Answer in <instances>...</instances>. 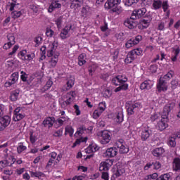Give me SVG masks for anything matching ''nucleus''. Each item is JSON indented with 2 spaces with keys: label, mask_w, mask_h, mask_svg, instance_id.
Listing matches in <instances>:
<instances>
[{
  "label": "nucleus",
  "mask_w": 180,
  "mask_h": 180,
  "mask_svg": "<svg viewBox=\"0 0 180 180\" xmlns=\"http://www.w3.org/2000/svg\"><path fill=\"white\" fill-rule=\"evenodd\" d=\"M49 157L51 158L50 160H52L53 161H54L55 160H56L58 162H59V161H61V156L60 155H57V153L56 152L51 153L49 154Z\"/></svg>",
  "instance_id": "35"
},
{
  "label": "nucleus",
  "mask_w": 180,
  "mask_h": 180,
  "mask_svg": "<svg viewBox=\"0 0 180 180\" xmlns=\"http://www.w3.org/2000/svg\"><path fill=\"white\" fill-rule=\"evenodd\" d=\"M59 103H60L61 108H63V109H65V108H67V106H68V105H70V102L68 100L64 101V100H63V98H60L59 100Z\"/></svg>",
  "instance_id": "51"
},
{
  "label": "nucleus",
  "mask_w": 180,
  "mask_h": 180,
  "mask_svg": "<svg viewBox=\"0 0 180 180\" xmlns=\"http://www.w3.org/2000/svg\"><path fill=\"white\" fill-rule=\"evenodd\" d=\"M86 131V129L84 127H79L77 129V132L75 134V137H81L82 134Z\"/></svg>",
  "instance_id": "36"
},
{
  "label": "nucleus",
  "mask_w": 180,
  "mask_h": 180,
  "mask_svg": "<svg viewBox=\"0 0 180 180\" xmlns=\"http://www.w3.org/2000/svg\"><path fill=\"white\" fill-rule=\"evenodd\" d=\"M30 140L32 144H34L37 141V136L33 132H30Z\"/></svg>",
  "instance_id": "59"
},
{
  "label": "nucleus",
  "mask_w": 180,
  "mask_h": 180,
  "mask_svg": "<svg viewBox=\"0 0 180 180\" xmlns=\"http://www.w3.org/2000/svg\"><path fill=\"white\" fill-rule=\"evenodd\" d=\"M91 13V8L88 6L82 8V16L83 18H88V16H90Z\"/></svg>",
  "instance_id": "27"
},
{
  "label": "nucleus",
  "mask_w": 180,
  "mask_h": 180,
  "mask_svg": "<svg viewBox=\"0 0 180 180\" xmlns=\"http://www.w3.org/2000/svg\"><path fill=\"white\" fill-rule=\"evenodd\" d=\"M43 41V38L41 36L36 37L34 39V43L35 44V47H39L40 44H41Z\"/></svg>",
  "instance_id": "45"
},
{
  "label": "nucleus",
  "mask_w": 180,
  "mask_h": 180,
  "mask_svg": "<svg viewBox=\"0 0 180 180\" xmlns=\"http://www.w3.org/2000/svg\"><path fill=\"white\" fill-rule=\"evenodd\" d=\"M20 16H22V11H14L11 13V17L13 19H18V18H20Z\"/></svg>",
  "instance_id": "54"
},
{
  "label": "nucleus",
  "mask_w": 180,
  "mask_h": 180,
  "mask_svg": "<svg viewBox=\"0 0 180 180\" xmlns=\"http://www.w3.org/2000/svg\"><path fill=\"white\" fill-rule=\"evenodd\" d=\"M123 174H124V169L122 167H117V170L113 174L112 176L113 178H118V176L123 175Z\"/></svg>",
  "instance_id": "37"
},
{
  "label": "nucleus",
  "mask_w": 180,
  "mask_h": 180,
  "mask_svg": "<svg viewBox=\"0 0 180 180\" xmlns=\"http://www.w3.org/2000/svg\"><path fill=\"white\" fill-rule=\"evenodd\" d=\"M114 120H115L117 123H122V122H123V111L120 110L115 113Z\"/></svg>",
  "instance_id": "28"
},
{
  "label": "nucleus",
  "mask_w": 180,
  "mask_h": 180,
  "mask_svg": "<svg viewBox=\"0 0 180 180\" xmlns=\"http://www.w3.org/2000/svg\"><path fill=\"white\" fill-rule=\"evenodd\" d=\"M30 176L31 178H38V179H44L46 175H44V173L42 172H32L30 171Z\"/></svg>",
  "instance_id": "22"
},
{
  "label": "nucleus",
  "mask_w": 180,
  "mask_h": 180,
  "mask_svg": "<svg viewBox=\"0 0 180 180\" xmlns=\"http://www.w3.org/2000/svg\"><path fill=\"white\" fill-rule=\"evenodd\" d=\"M161 8H162L163 12H167V15H169V11H168V9L169 8V4H168L167 0L162 1Z\"/></svg>",
  "instance_id": "39"
},
{
  "label": "nucleus",
  "mask_w": 180,
  "mask_h": 180,
  "mask_svg": "<svg viewBox=\"0 0 180 180\" xmlns=\"http://www.w3.org/2000/svg\"><path fill=\"white\" fill-rule=\"evenodd\" d=\"M152 131L150 127H145L142 129L141 130V139L143 141H146L150 136H151Z\"/></svg>",
  "instance_id": "15"
},
{
  "label": "nucleus",
  "mask_w": 180,
  "mask_h": 180,
  "mask_svg": "<svg viewBox=\"0 0 180 180\" xmlns=\"http://www.w3.org/2000/svg\"><path fill=\"white\" fill-rule=\"evenodd\" d=\"M179 53H180L179 48H177L173 51L172 55L171 56V60L172 63H175L176 60H178V56L179 55Z\"/></svg>",
  "instance_id": "31"
},
{
  "label": "nucleus",
  "mask_w": 180,
  "mask_h": 180,
  "mask_svg": "<svg viewBox=\"0 0 180 180\" xmlns=\"http://www.w3.org/2000/svg\"><path fill=\"white\" fill-rule=\"evenodd\" d=\"M157 89L158 92H165L168 90V83L167 80L160 78L157 84Z\"/></svg>",
  "instance_id": "9"
},
{
  "label": "nucleus",
  "mask_w": 180,
  "mask_h": 180,
  "mask_svg": "<svg viewBox=\"0 0 180 180\" xmlns=\"http://www.w3.org/2000/svg\"><path fill=\"white\" fill-rule=\"evenodd\" d=\"M120 2H122V0H108L104 5L105 9L109 11V9L117 6V5L120 4Z\"/></svg>",
  "instance_id": "13"
},
{
  "label": "nucleus",
  "mask_w": 180,
  "mask_h": 180,
  "mask_svg": "<svg viewBox=\"0 0 180 180\" xmlns=\"http://www.w3.org/2000/svg\"><path fill=\"white\" fill-rule=\"evenodd\" d=\"M87 140H88V138H86V137H84V139L81 138V139H77L75 143L73 144V147H77V146H78V144H80V143H84V142L86 141Z\"/></svg>",
  "instance_id": "58"
},
{
  "label": "nucleus",
  "mask_w": 180,
  "mask_h": 180,
  "mask_svg": "<svg viewBox=\"0 0 180 180\" xmlns=\"http://www.w3.org/2000/svg\"><path fill=\"white\" fill-rule=\"evenodd\" d=\"M118 81L120 84H124V82H127V77L126 75H118Z\"/></svg>",
  "instance_id": "60"
},
{
  "label": "nucleus",
  "mask_w": 180,
  "mask_h": 180,
  "mask_svg": "<svg viewBox=\"0 0 180 180\" xmlns=\"http://www.w3.org/2000/svg\"><path fill=\"white\" fill-rule=\"evenodd\" d=\"M174 107L171 104H167L165 106L163 112L161 115V120L158 123V128L162 131V130H165L167 127H168V115H169V112L172 110Z\"/></svg>",
  "instance_id": "2"
},
{
  "label": "nucleus",
  "mask_w": 180,
  "mask_h": 180,
  "mask_svg": "<svg viewBox=\"0 0 180 180\" xmlns=\"http://www.w3.org/2000/svg\"><path fill=\"white\" fill-rule=\"evenodd\" d=\"M78 65L80 66L84 65V64H85L86 63V54L85 53H82L78 57Z\"/></svg>",
  "instance_id": "32"
},
{
  "label": "nucleus",
  "mask_w": 180,
  "mask_h": 180,
  "mask_svg": "<svg viewBox=\"0 0 180 180\" xmlns=\"http://www.w3.org/2000/svg\"><path fill=\"white\" fill-rule=\"evenodd\" d=\"M76 96L77 94H75V91L68 92L66 95L68 102H69V103L70 104L72 103V102H74V101L75 100Z\"/></svg>",
  "instance_id": "23"
},
{
  "label": "nucleus",
  "mask_w": 180,
  "mask_h": 180,
  "mask_svg": "<svg viewBox=\"0 0 180 180\" xmlns=\"http://www.w3.org/2000/svg\"><path fill=\"white\" fill-rule=\"evenodd\" d=\"M162 5V1L161 0H154L153 1L152 6H153V9L157 11L158 9L161 8Z\"/></svg>",
  "instance_id": "34"
},
{
  "label": "nucleus",
  "mask_w": 180,
  "mask_h": 180,
  "mask_svg": "<svg viewBox=\"0 0 180 180\" xmlns=\"http://www.w3.org/2000/svg\"><path fill=\"white\" fill-rule=\"evenodd\" d=\"M61 4L58 0H52L51 4L49 6L48 12L51 13L55 9H60Z\"/></svg>",
  "instance_id": "16"
},
{
  "label": "nucleus",
  "mask_w": 180,
  "mask_h": 180,
  "mask_svg": "<svg viewBox=\"0 0 180 180\" xmlns=\"http://www.w3.org/2000/svg\"><path fill=\"white\" fill-rule=\"evenodd\" d=\"M29 53H27V51L26 50H23V51H21L19 54H18V56L20 57V58L21 60H23L24 61L26 60V58L27 57V55Z\"/></svg>",
  "instance_id": "49"
},
{
  "label": "nucleus",
  "mask_w": 180,
  "mask_h": 180,
  "mask_svg": "<svg viewBox=\"0 0 180 180\" xmlns=\"http://www.w3.org/2000/svg\"><path fill=\"white\" fill-rule=\"evenodd\" d=\"M18 5H19V4H17L16 1L12 0L8 3L7 8L11 12H13V11H15L18 8Z\"/></svg>",
  "instance_id": "26"
},
{
  "label": "nucleus",
  "mask_w": 180,
  "mask_h": 180,
  "mask_svg": "<svg viewBox=\"0 0 180 180\" xmlns=\"http://www.w3.org/2000/svg\"><path fill=\"white\" fill-rule=\"evenodd\" d=\"M132 56H135V58H137V56H141L143 54V49L141 48H137L133 49L129 52Z\"/></svg>",
  "instance_id": "33"
},
{
  "label": "nucleus",
  "mask_w": 180,
  "mask_h": 180,
  "mask_svg": "<svg viewBox=\"0 0 180 180\" xmlns=\"http://www.w3.org/2000/svg\"><path fill=\"white\" fill-rule=\"evenodd\" d=\"M11 123V117L6 115L0 118V130H5Z\"/></svg>",
  "instance_id": "14"
},
{
  "label": "nucleus",
  "mask_w": 180,
  "mask_h": 180,
  "mask_svg": "<svg viewBox=\"0 0 180 180\" xmlns=\"http://www.w3.org/2000/svg\"><path fill=\"white\" fill-rule=\"evenodd\" d=\"M100 143L101 144H108V143H110V141L112 140V136H110V131L108 130L103 131L101 132V135L100 136Z\"/></svg>",
  "instance_id": "5"
},
{
  "label": "nucleus",
  "mask_w": 180,
  "mask_h": 180,
  "mask_svg": "<svg viewBox=\"0 0 180 180\" xmlns=\"http://www.w3.org/2000/svg\"><path fill=\"white\" fill-rule=\"evenodd\" d=\"M150 26V20H141L139 24V29H147Z\"/></svg>",
  "instance_id": "24"
},
{
  "label": "nucleus",
  "mask_w": 180,
  "mask_h": 180,
  "mask_svg": "<svg viewBox=\"0 0 180 180\" xmlns=\"http://www.w3.org/2000/svg\"><path fill=\"white\" fill-rule=\"evenodd\" d=\"M60 39H62L63 40L67 39L68 37H70V34H68L65 31H63V30H62L60 34Z\"/></svg>",
  "instance_id": "63"
},
{
  "label": "nucleus",
  "mask_w": 180,
  "mask_h": 180,
  "mask_svg": "<svg viewBox=\"0 0 180 180\" xmlns=\"http://www.w3.org/2000/svg\"><path fill=\"white\" fill-rule=\"evenodd\" d=\"M169 147H175L176 146V141H175L174 138H170L167 143Z\"/></svg>",
  "instance_id": "61"
},
{
  "label": "nucleus",
  "mask_w": 180,
  "mask_h": 180,
  "mask_svg": "<svg viewBox=\"0 0 180 180\" xmlns=\"http://www.w3.org/2000/svg\"><path fill=\"white\" fill-rule=\"evenodd\" d=\"M98 110L101 112H105L106 110V103L105 101H102L98 104V108H97Z\"/></svg>",
  "instance_id": "56"
},
{
  "label": "nucleus",
  "mask_w": 180,
  "mask_h": 180,
  "mask_svg": "<svg viewBox=\"0 0 180 180\" xmlns=\"http://www.w3.org/2000/svg\"><path fill=\"white\" fill-rule=\"evenodd\" d=\"M27 147L26 146L23 145V143H18V146L17 147V151L18 154H20L21 153H23V151L26 150Z\"/></svg>",
  "instance_id": "44"
},
{
  "label": "nucleus",
  "mask_w": 180,
  "mask_h": 180,
  "mask_svg": "<svg viewBox=\"0 0 180 180\" xmlns=\"http://www.w3.org/2000/svg\"><path fill=\"white\" fill-rule=\"evenodd\" d=\"M65 134H69L70 137H72L74 134V129L71 126H67L65 129Z\"/></svg>",
  "instance_id": "42"
},
{
  "label": "nucleus",
  "mask_w": 180,
  "mask_h": 180,
  "mask_svg": "<svg viewBox=\"0 0 180 180\" xmlns=\"http://www.w3.org/2000/svg\"><path fill=\"white\" fill-rule=\"evenodd\" d=\"M98 68V65L96 63H94L89 68V75H94V72L96 71V69Z\"/></svg>",
  "instance_id": "43"
},
{
  "label": "nucleus",
  "mask_w": 180,
  "mask_h": 180,
  "mask_svg": "<svg viewBox=\"0 0 180 180\" xmlns=\"http://www.w3.org/2000/svg\"><path fill=\"white\" fill-rule=\"evenodd\" d=\"M160 180H169L171 179V174L166 173L165 174H162L160 176Z\"/></svg>",
  "instance_id": "62"
},
{
  "label": "nucleus",
  "mask_w": 180,
  "mask_h": 180,
  "mask_svg": "<svg viewBox=\"0 0 180 180\" xmlns=\"http://www.w3.org/2000/svg\"><path fill=\"white\" fill-rule=\"evenodd\" d=\"M103 155L108 158H113V157L117 155V148L116 147L108 148L103 153Z\"/></svg>",
  "instance_id": "12"
},
{
  "label": "nucleus",
  "mask_w": 180,
  "mask_h": 180,
  "mask_svg": "<svg viewBox=\"0 0 180 180\" xmlns=\"http://www.w3.org/2000/svg\"><path fill=\"white\" fill-rule=\"evenodd\" d=\"M134 60H136L135 56H132L131 53L129 52L127 54V58H125L124 61H125L126 64H130V63L134 61Z\"/></svg>",
  "instance_id": "40"
},
{
  "label": "nucleus",
  "mask_w": 180,
  "mask_h": 180,
  "mask_svg": "<svg viewBox=\"0 0 180 180\" xmlns=\"http://www.w3.org/2000/svg\"><path fill=\"white\" fill-rule=\"evenodd\" d=\"M173 169L174 171H179L180 169V158H175L173 160Z\"/></svg>",
  "instance_id": "30"
},
{
  "label": "nucleus",
  "mask_w": 180,
  "mask_h": 180,
  "mask_svg": "<svg viewBox=\"0 0 180 180\" xmlns=\"http://www.w3.org/2000/svg\"><path fill=\"white\" fill-rule=\"evenodd\" d=\"M164 153H165V150L163 149V148H157L155 149H154L153 150V155H154V157H161V155H162V154H164Z\"/></svg>",
  "instance_id": "25"
},
{
  "label": "nucleus",
  "mask_w": 180,
  "mask_h": 180,
  "mask_svg": "<svg viewBox=\"0 0 180 180\" xmlns=\"http://www.w3.org/2000/svg\"><path fill=\"white\" fill-rule=\"evenodd\" d=\"M153 86H154V81L147 79L141 84L140 89H141L142 91H150V89H151Z\"/></svg>",
  "instance_id": "11"
},
{
  "label": "nucleus",
  "mask_w": 180,
  "mask_h": 180,
  "mask_svg": "<svg viewBox=\"0 0 180 180\" xmlns=\"http://www.w3.org/2000/svg\"><path fill=\"white\" fill-rule=\"evenodd\" d=\"M113 165V160L108 159L100 163L99 171H109V168Z\"/></svg>",
  "instance_id": "10"
},
{
  "label": "nucleus",
  "mask_w": 180,
  "mask_h": 180,
  "mask_svg": "<svg viewBox=\"0 0 180 180\" xmlns=\"http://www.w3.org/2000/svg\"><path fill=\"white\" fill-rule=\"evenodd\" d=\"M134 20H136V19L131 18V15L130 18L124 21V26H126V27H128V29H134V27L137 26V24L134 22Z\"/></svg>",
  "instance_id": "18"
},
{
  "label": "nucleus",
  "mask_w": 180,
  "mask_h": 180,
  "mask_svg": "<svg viewBox=\"0 0 180 180\" xmlns=\"http://www.w3.org/2000/svg\"><path fill=\"white\" fill-rule=\"evenodd\" d=\"M11 163L8 162V160H0V169H4V168H6V167L11 165Z\"/></svg>",
  "instance_id": "46"
},
{
  "label": "nucleus",
  "mask_w": 180,
  "mask_h": 180,
  "mask_svg": "<svg viewBox=\"0 0 180 180\" xmlns=\"http://www.w3.org/2000/svg\"><path fill=\"white\" fill-rule=\"evenodd\" d=\"M18 79H19V73H18V72L13 73L11 75L10 81L13 82L14 84H16Z\"/></svg>",
  "instance_id": "50"
},
{
  "label": "nucleus",
  "mask_w": 180,
  "mask_h": 180,
  "mask_svg": "<svg viewBox=\"0 0 180 180\" xmlns=\"http://www.w3.org/2000/svg\"><path fill=\"white\" fill-rule=\"evenodd\" d=\"M104 98H110L112 96V91L109 89H105L103 91Z\"/></svg>",
  "instance_id": "64"
},
{
  "label": "nucleus",
  "mask_w": 180,
  "mask_h": 180,
  "mask_svg": "<svg viewBox=\"0 0 180 180\" xmlns=\"http://www.w3.org/2000/svg\"><path fill=\"white\" fill-rule=\"evenodd\" d=\"M115 146L119 148L120 154H127L129 153V146L124 143L123 139L116 141Z\"/></svg>",
  "instance_id": "3"
},
{
  "label": "nucleus",
  "mask_w": 180,
  "mask_h": 180,
  "mask_svg": "<svg viewBox=\"0 0 180 180\" xmlns=\"http://www.w3.org/2000/svg\"><path fill=\"white\" fill-rule=\"evenodd\" d=\"M172 77H174V71L170 70L168 72L167 74H166L162 78V79H165V81H169V79H171V78H172Z\"/></svg>",
  "instance_id": "47"
},
{
  "label": "nucleus",
  "mask_w": 180,
  "mask_h": 180,
  "mask_svg": "<svg viewBox=\"0 0 180 180\" xmlns=\"http://www.w3.org/2000/svg\"><path fill=\"white\" fill-rule=\"evenodd\" d=\"M7 65H8V67H13L14 68H17V67L19 65V62L15 59L9 60L7 61Z\"/></svg>",
  "instance_id": "38"
},
{
  "label": "nucleus",
  "mask_w": 180,
  "mask_h": 180,
  "mask_svg": "<svg viewBox=\"0 0 180 180\" xmlns=\"http://www.w3.org/2000/svg\"><path fill=\"white\" fill-rule=\"evenodd\" d=\"M142 39L143 37H141V35H138L135 38L129 39L125 44V46L127 49H130L134 46H136V44H139Z\"/></svg>",
  "instance_id": "7"
},
{
  "label": "nucleus",
  "mask_w": 180,
  "mask_h": 180,
  "mask_svg": "<svg viewBox=\"0 0 180 180\" xmlns=\"http://www.w3.org/2000/svg\"><path fill=\"white\" fill-rule=\"evenodd\" d=\"M140 0H126L124 2L125 6H133L137 5Z\"/></svg>",
  "instance_id": "41"
},
{
  "label": "nucleus",
  "mask_w": 180,
  "mask_h": 180,
  "mask_svg": "<svg viewBox=\"0 0 180 180\" xmlns=\"http://www.w3.org/2000/svg\"><path fill=\"white\" fill-rule=\"evenodd\" d=\"M68 121V117H65V116H63L56 120L59 126H63V124H64V122Z\"/></svg>",
  "instance_id": "48"
},
{
  "label": "nucleus",
  "mask_w": 180,
  "mask_h": 180,
  "mask_svg": "<svg viewBox=\"0 0 180 180\" xmlns=\"http://www.w3.org/2000/svg\"><path fill=\"white\" fill-rule=\"evenodd\" d=\"M7 39L8 40V43L11 44L13 46V44H15V36L13 35V34H8Z\"/></svg>",
  "instance_id": "57"
},
{
  "label": "nucleus",
  "mask_w": 180,
  "mask_h": 180,
  "mask_svg": "<svg viewBox=\"0 0 180 180\" xmlns=\"http://www.w3.org/2000/svg\"><path fill=\"white\" fill-rule=\"evenodd\" d=\"M54 117H49L46 118L43 122L44 127H52L53 124H54Z\"/></svg>",
  "instance_id": "20"
},
{
  "label": "nucleus",
  "mask_w": 180,
  "mask_h": 180,
  "mask_svg": "<svg viewBox=\"0 0 180 180\" xmlns=\"http://www.w3.org/2000/svg\"><path fill=\"white\" fill-rule=\"evenodd\" d=\"M25 117V112H23V108L22 107H18L15 109L13 116V120L14 122H19Z\"/></svg>",
  "instance_id": "6"
},
{
  "label": "nucleus",
  "mask_w": 180,
  "mask_h": 180,
  "mask_svg": "<svg viewBox=\"0 0 180 180\" xmlns=\"http://www.w3.org/2000/svg\"><path fill=\"white\" fill-rule=\"evenodd\" d=\"M19 94H20V90L19 89H16L11 91V96H10V100L12 102H16V101H18V98H19Z\"/></svg>",
  "instance_id": "21"
},
{
  "label": "nucleus",
  "mask_w": 180,
  "mask_h": 180,
  "mask_svg": "<svg viewBox=\"0 0 180 180\" xmlns=\"http://www.w3.org/2000/svg\"><path fill=\"white\" fill-rule=\"evenodd\" d=\"M102 113H103V111H101L100 110H98V108L96 110H94V112H93V118L94 119H98L99 118V117L101 116V115H102Z\"/></svg>",
  "instance_id": "55"
},
{
  "label": "nucleus",
  "mask_w": 180,
  "mask_h": 180,
  "mask_svg": "<svg viewBox=\"0 0 180 180\" xmlns=\"http://www.w3.org/2000/svg\"><path fill=\"white\" fill-rule=\"evenodd\" d=\"M141 108H143V105H141V103L139 101L129 104V106L127 108L128 115H134V112H137V110H140Z\"/></svg>",
  "instance_id": "4"
},
{
  "label": "nucleus",
  "mask_w": 180,
  "mask_h": 180,
  "mask_svg": "<svg viewBox=\"0 0 180 180\" xmlns=\"http://www.w3.org/2000/svg\"><path fill=\"white\" fill-rule=\"evenodd\" d=\"M146 13V8H141L138 10H135L131 13V19H140V18H143Z\"/></svg>",
  "instance_id": "8"
},
{
  "label": "nucleus",
  "mask_w": 180,
  "mask_h": 180,
  "mask_svg": "<svg viewBox=\"0 0 180 180\" xmlns=\"http://www.w3.org/2000/svg\"><path fill=\"white\" fill-rule=\"evenodd\" d=\"M98 150H99L98 145H96L95 143H92L86 149H85V153L87 154H91V153H96V151H98Z\"/></svg>",
  "instance_id": "19"
},
{
  "label": "nucleus",
  "mask_w": 180,
  "mask_h": 180,
  "mask_svg": "<svg viewBox=\"0 0 180 180\" xmlns=\"http://www.w3.org/2000/svg\"><path fill=\"white\" fill-rule=\"evenodd\" d=\"M57 47H58V42L57 41H48L45 45L41 48L42 54L47 53V57L50 58L49 67L50 68H56L57 63H58V57H60V53L57 51Z\"/></svg>",
  "instance_id": "1"
},
{
  "label": "nucleus",
  "mask_w": 180,
  "mask_h": 180,
  "mask_svg": "<svg viewBox=\"0 0 180 180\" xmlns=\"http://www.w3.org/2000/svg\"><path fill=\"white\" fill-rule=\"evenodd\" d=\"M30 9L32 11L33 13H39L40 11L43 10V8L37 4H31L30 5Z\"/></svg>",
  "instance_id": "29"
},
{
  "label": "nucleus",
  "mask_w": 180,
  "mask_h": 180,
  "mask_svg": "<svg viewBox=\"0 0 180 180\" xmlns=\"http://www.w3.org/2000/svg\"><path fill=\"white\" fill-rule=\"evenodd\" d=\"M71 9H74L75 12H78V11H79V8L82 6V2H84V0H71Z\"/></svg>",
  "instance_id": "17"
},
{
  "label": "nucleus",
  "mask_w": 180,
  "mask_h": 180,
  "mask_svg": "<svg viewBox=\"0 0 180 180\" xmlns=\"http://www.w3.org/2000/svg\"><path fill=\"white\" fill-rule=\"evenodd\" d=\"M179 86V81L176 79L172 80L171 82V87L172 89H176Z\"/></svg>",
  "instance_id": "53"
},
{
  "label": "nucleus",
  "mask_w": 180,
  "mask_h": 180,
  "mask_svg": "<svg viewBox=\"0 0 180 180\" xmlns=\"http://www.w3.org/2000/svg\"><path fill=\"white\" fill-rule=\"evenodd\" d=\"M112 9V11L115 13H117V15H120L122 12H123V8L120 6H115V7H113Z\"/></svg>",
  "instance_id": "52"
}]
</instances>
